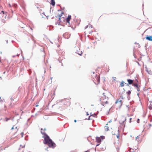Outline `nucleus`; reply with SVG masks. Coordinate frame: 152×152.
<instances>
[{
  "mask_svg": "<svg viewBox=\"0 0 152 152\" xmlns=\"http://www.w3.org/2000/svg\"><path fill=\"white\" fill-rule=\"evenodd\" d=\"M71 15H69L68 16V17L66 18V22L67 23H69V21L71 19Z\"/></svg>",
  "mask_w": 152,
  "mask_h": 152,
  "instance_id": "0eeeda50",
  "label": "nucleus"
},
{
  "mask_svg": "<svg viewBox=\"0 0 152 152\" xmlns=\"http://www.w3.org/2000/svg\"><path fill=\"white\" fill-rule=\"evenodd\" d=\"M1 62V60L0 59V63Z\"/></svg>",
  "mask_w": 152,
  "mask_h": 152,
  "instance_id": "de8ad7c7",
  "label": "nucleus"
},
{
  "mask_svg": "<svg viewBox=\"0 0 152 152\" xmlns=\"http://www.w3.org/2000/svg\"><path fill=\"white\" fill-rule=\"evenodd\" d=\"M84 152H89V151H85Z\"/></svg>",
  "mask_w": 152,
  "mask_h": 152,
  "instance_id": "72a5a7b5",
  "label": "nucleus"
},
{
  "mask_svg": "<svg viewBox=\"0 0 152 152\" xmlns=\"http://www.w3.org/2000/svg\"><path fill=\"white\" fill-rule=\"evenodd\" d=\"M12 13H13V11H12Z\"/></svg>",
  "mask_w": 152,
  "mask_h": 152,
  "instance_id": "a18cd8bd",
  "label": "nucleus"
},
{
  "mask_svg": "<svg viewBox=\"0 0 152 152\" xmlns=\"http://www.w3.org/2000/svg\"><path fill=\"white\" fill-rule=\"evenodd\" d=\"M5 119H6V121H8V120H9V118H5Z\"/></svg>",
  "mask_w": 152,
  "mask_h": 152,
  "instance_id": "393cba45",
  "label": "nucleus"
},
{
  "mask_svg": "<svg viewBox=\"0 0 152 152\" xmlns=\"http://www.w3.org/2000/svg\"><path fill=\"white\" fill-rule=\"evenodd\" d=\"M99 144H97L96 145V146H99Z\"/></svg>",
  "mask_w": 152,
  "mask_h": 152,
  "instance_id": "c85d7f7f",
  "label": "nucleus"
},
{
  "mask_svg": "<svg viewBox=\"0 0 152 152\" xmlns=\"http://www.w3.org/2000/svg\"><path fill=\"white\" fill-rule=\"evenodd\" d=\"M113 79L114 80H115L116 78L115 77H113Z\"/></svg>",
  "mask_w": 152,
  "mask_h": 152,
  "instance_id": "b1692460",
  "label": "nucleus"
},
{
  "mask_svg": "<svg viewBox=\"0 0 152 152\" xmlns=\"http://www.w3.org/2000/svg\"><path fill=\"white\" fill-rule=\"evenodd\" d=\"M126 93L127 94H128V95H129L130 94H131V91H127L126 92Z\"/></svg>",
  "mask_w": 152,
  "mask_h": 152,
  "instance_id": "dca6fc26",
  "label": "nucleus"
},
{
  "mask_svg": "<svg viewBox=\"0 0 152 152\" xmlns=\"http://www.w3.org/2000/svg\"><path fill=\"white\" fill-rule=\"evenodd\" d=\"M78 54L80 55H81V54H82V52L81 51L80 53H78Z\"/></svg>",
  "mask_w": 152,
  "mask_h": 152,
  "instance_id": "4be33fe9",
  "label": "nucleus"
},
{
  "mask_svg": "<svg viewBox=\"0 0 152 152\" xmlns=\"http://www.w3.org/2000/svg\"><path fill=\"white\" fill-rule=\"evenodd\" d=\"M130 152H134V150L132 148H131L130 150Z\"/></svg>",
  "mask_w": 152,
  "mask_h": 152,
  "instance_id": "aec40b11",
  "label": "nucleus"
},
{
  "mask_svg": "<svg viewBox=\"0 0 152 152\" xmlns=\"http://www.w3.org/2000/svg\"><path fill=\"white\" fill-rule=\"evenodd\" d=\"M138 121H139V119H138V120H137Z\"/></svg>",
  "mask_w": 152,
  "mask_h": 152,
  "instance_id": "37998d69",
  "label": "nucleus"
},
{
  "mask_svg": "<svg viewBox=\"0 0 152 152\" xmlns=\"http://www.w3.org/2000/svg\"><path fill=\"white\" fill-rule=\"evenodd\" d=\"M149 126H152L151 124H149Z\"/></svg>",
  "mask_w": 152,
  "mask_h": 152,
  "instance_id": "f704fd0d",
  "label": "nucleus"
},
{
  "mask_svg": "<svg viewBox=\"0 0 152 152\" xmlns=\"http://www.w3.org/2000/svg\"><path fill=\"white\" fill-rule=\"evenodd\" d=\"M95 78L97 81V84H98L100 82V77L99 75L95 76Z\"/></svg>",
  "mask_w": 152,
  "mask_h": 152,
  "instance_id": "6e6552de",
  "label": "nucleus"
},
{
  "mask_svg": "<svg viewBox=\"0 0 152 152\" xmlns=\"http://www.w3.org/2000/svg\"><path fill=\"white\" fill-rule=\"evenodd\" d=\"M101 138L102 139V140L103 139V136H101V137H96V142L99 143H100V142L101 141Z\"/></svg>",
  "mask_w": 152,
  "mask_h": 152,
  "instance_id": "423d86ee",
  "label": "nucleus"
},
{
  "mask_svg": "<svg viewBox=\"0 0 152 152\" xmlns=\"http://www.w3.org/2000/svg\"><path fill=\"white\" fill-rule=\"evenodd\" d=\"M117 138H118V137H119V136H118V135H117Z\"/></svg>",
  "mask_w": 152,
  "mask_h": 152,
  "instance_id": "7c9ffc66",
  "label": "nucleus"
},
{
  "mask_svg": "<svg viewBox=\"0 0 152 152\" xmlns=\"http://www.w3.org/2000/svg\"><path fill=\"white\" fill-rule=\"evenodd\" d=\"M146 71L147 72H148V74L151 75L152 74V72L151 71V70H148V69H146Z\"/></svg>",
  "mask_w": 152,
  "mask_h": 152,
  "instance_id": "f8f14e48",
  "label": "nucleus"
},
{
  "mask_svg": "<svg viewBox=\"0 0 152 152\" xmlns=\"http://www.w3.org/2000/svg\"><path fill=\"white\" fill-rule=\"evenodd\" d=\"M121 98H122V99H123V96H121Z\"/></svg>",
  "mask_w": 152,
  "mask_h": 152,
  "instance_id": "2f4dec72",
  "label": "nucleus"
},
{
  "mask_svg": "<svg viewBox=\"0 0 152 152\" xmlns=\"http://www.w3.org/2000/svg\"><path fill=\"white\" fill-rule=\"evenodd\" d=\"M134 86L137 88H138V85L137 83H134L133 84Z\"/></svg>",
  "mask_w": 152,
  "mask_h": 152,
  "instance_id": "2eb2a0df",
  "label": "nucleus"
},
{
  "mask_svg": "<svg viewBox=\"0 0 152 152\" xmlns=\"http://www.w3.org/2000/svg\"><path fill=\"white\" fill-rule=\"evenodd\" d=\"M145 38L146 40L152 41V37L151 36H147Z\"/></svg>",
  "mask_w": 152,
  "mask_h": 152,
  "instance_id": "1a4fd4ad",
  "label": "nucleus"
},
{
  "mask_svg": "<svg viewBox=\"0 0 152 152\" xmlns=\"http://www.w3.org/2000/svg\"><path fill=\"white\" fill-rule=\"evenodd\" d=\"M38 106V105H36V107H37Z\"/></svg>",
  "mask_w": 152,
  "mask_h": 152,
  "instance_id": "c9c22d12",
  "label": "nucleus"
},
{
  "mask_svg": "<svg viewBox=\"0 0 152 152\" xmlns=\"http://www.w3.org/2000/svg\"><path fill=\"white\" fill-rule=\"evenodd\" d=\"M92 27V25H90V26H89V27Z\"/></svg>",
  "mask_w": 152,
  "mask_h": 152,
  "instance_id": "4c0bfd02",
  "label": "nucleus"
},
{
  "mask_svg": "<svg viewBox=\"0 0 152 152\" xmlns=\"http://www.w3.org/2000/svg\"><path fill=\"white\" fill-rule=\"evenodd\" d=\"M9 6H10V7H11V5L10 4H9Z\"/></svg>",
  "mask_w": 152,
  "mask_h": 152,
  "instance_id": "58836bf2",
  "label": "nucleus"
},
{
  "mask_svg": "<svg viewBox=\"0 0 152 152\" xmlns=\"http://www.w3.org/2000/svg\"><path fill=\"white\" fill-rule=\"evenodd\" d=\"M31 30H32V28H31Z\"/></svg>",
  "mask_w": 152,
  "mask_h": 152,
  "instance_id": "c03bdc74",
  "label": "nucleus"
},
{
  "mask_svg": "<svg viewBox=\"0 0 152 152\" xmlns=\"http://www.w3.org/2000/svg\"><path fill=\"white\" fill-rule=\"evenodd\" d=\"M46 72V71H44V73H45Z\"/></svg>",
  "mask_w": 152,
  "mask_h": 152,
  "instance_id": "a19ab883",
  "label": "nucleus"
},
{
  "mask_svg": "<svg viewBox=\"0 0 152 152\" xmlns=\"http://www.w3.org/2000/svg\"><path fill=\"white\" fill-rule=\"evenodd\" d=\"M74 121L75 122H76V120H74Z\"/></svg>",
  "mask_w": 152,
  "mask_h": 152,
  "instance_id": "c756f323",
  "label": "nucleus"
},
{
  "mask_svg": "<svg viewBox=\"0 0 152 152\" xmlns=\"http://www.w3.org/2000/svg\"><path fill=\"white\" fill-rule=\"evenodd\" d=\"M91 116H93V117H94V115H91L90 116H89V118H88V119L89 120H91L92 119V118H91Z\"/></svg>",
  "mask_w": 152,
  "mask_h": 152,
  "instance_id": "a211bd4d",
  "label": "nucleus"
},
{
  "mask_svg": "<svg viewBox=\"0 0 152 152\" xmlns=\"http://www.w3.org/2000/svg\"><path fill=\"white\" fill-rule=\"evenodd\" d=\"M105 131H107L109 129H108V127L107 126H105L104 127Z\"/></svg>",
  "mask_w": 152,
  "mask_h": 152,
  "instance_id": "4468645a",
  "label": "nucleus"
},
{
  "mask_svg": "<svg viewBox=\"0 0 152 152\" xmlns=\"http://www.w3.org/2000/svg\"><path fill=\"white\" fill-rule=\"evenodd\" d=\"M20 134L21 137H23V135L24 134L23 132H21V133H20Z\"/></svg>",
  "mask_w": 152,
  "mask_h": 152,
  "instance_id": "412c9836",
  "label": "nucleus"
},
{
  "mask_svg": "<svg viewBox=\"0 0 152 152\" xmlns=\"http://www.w3.org/2000/svg\"><path fill=\"white\" fill-rule=\"evenodd\" d=\"M127 81H128L129 84L131 85L133 83V80H132L128 79L127 80Z\"/></svg>",
  "mask_w": 152,
  "mask_h": 152,
  "instance_id": "9d476101",
  "label": "nucleus"
},
{
  "mask_svg": "<svg viewBox=\"0 0 152 152\" xmlns=\"http://www.w3.org/2000/svg\"><path fill=\"white\" fill-rule=\"evenodd\" d=\"M124 81H122V82H121V83H120V86H121V87H123L124 86Z\"/></svg>",
  "mask_w": 152,
  "mask_h": 152,
  "instance_id": "ddd939ff",
  "label": "nucleus"
},
{
  "mask_svg": "<svg viewBox=\"0 0 152 152\" xmlns=\"http://www.w3.org/2000/svg\"><path fill=\"white\" fill-rule=\"evenodd\" d=\"M120 145H119V146L118 147L116 148V149L117 150V152H118L119 150L120 149V148H119V147H120Z\"/></svg>",
  "mask_w": 152,
  "mask_h": 152,
  "instance_id": "f3484780",
  "label": "nucleus"
},
{
  "mask_svg": "<svg viewBox=\"0 0 152 152\" xmlns=\"http://www.w3.org/2000/svg\"><path fill=\"white\" fill-rule=\"evenodd\" d=\"M139 137H140V136H137V137H136V139L137 140V139H139Z\"/></svg>",
  "mask_w": 152,
  "mask_h": 152,
  "instance_id": "5701e85b",
  "label": "nucleus"
},
{
  "mask_svg": "<svg viewBox=\"0 0 152 152\" xmlns=\"http://www.w3.org/2000/svg\"><path fill=\"white\" fill-rule=\"evenodd\" d=\"M42 129H41V133L44 135L45 136H43L42 137L44 138V142L45 144H47L49 147L53 148L56 146L55 144L53 142L52 140L49 138V136L45 132H43L42 131Z\"/></svg>",
  "mask_w": 152,
  "mask_h": 152,
  "instance_id": "f257e3e1",
  "label": "nucleus"
},
{
  "mask_svg": "<svg viewBox=\"0 0 152 152\" xmlns=\"http://www.w3.org/2000/svg\"><path fill=\"white\" fill-rule=\"evenodd\" d=\"M50 79H51V80L52 79V77H51V78H50Z\"/></svg>",
  "mask_w": 152,
  "mask_h": 152,
  "instance_id": "79ce46f5",
  "label": "nucleus"
},
{
  "mask_svg": "<svg viewBox=\"0 0 152 152\" xmlns=\"http://www.w3.org/2000/svg\"><path fill=\"white\" fill-rule=\"evenodd\" d=\"M105 147H104V148H102V149L104 150V149H105Z\"/></svg>",
  "mask_w": 152,
  "mask_h": 152,
  "instance_id": "bb28decb",
  "label": "nucleus"
},
{
  "mask_svg": "<svg viewBox=\"0 0 152 152\" xmlns=\"http://www.w3.org/2000/svg\"><path fill=\"white\" fill-rule=\"evenodd\" d=\"M1 12L3 13L4 14L6 15L7 12H4V11H1Z\"/></svg>",
  "mask_w": 152,
  "mask_h": 152,
  "instance_id": "6ab92c4d",
  "label": "nucleus"
},
{
  "mask_svg": "<svg viewBox=\"0 0 152 152\" xmlns=\"http://www.w3.org/2000/svg\"><path fill=\"white\" fill-rule=\"evenodd\" d=\"M126 121V118L124 116H123L120 118L119 122L120 124H122L123 126H125V122Z\"/></svg>",
  "mask_w": 152,
  "mask_h": 152,
  "instance_id": "20e7f679",
  "label": "nucleus"
},
{
  "mask_svg": "<svg viewBox=\"0 0 152 152\" xmlns=\"http://www.w3.org/2000/svg\"><path fill=\"white\" fill-rule=\"evenodd\" d=\"M46 129H44V131H46ZM42 132H43L45 133L44 132H43V131H42Z\"/></svg>",
  "mask_w": 152,
  "mask_h": 152,
  "instance_id": "a878e982",
  "label": "nucleus"
},
{
  "mask_svg": "<svg viewBox=\"0 0 152 152\" xmlns=\"http://www.w3.org/2000/svg\"><path fill=\"white\" fill-rule=\"evenodd\" d=\"M51 4L53 6H54L55 4V2L54 0H51Z\"/></svg>",
  "mask_w": 152,
  "mask_h": 152,
  "instance_id": "9b49d317",
  "label": "nucleus"
},
{
  "mask_svg": "<svg viewBox=\"0 0 152 152\" xmlns=\"http://www.w3.org/2000/svg\"><path fill=\"white\" fill-rule=\"evenodd\" d=\"M129 120H130V122H131V118H130V119H129Z\"/></svg>",
  "mask_w": 152,
  "mask_h": 152,
  "instance_id": "473e14b6",
  "label": "nucleus"
},
{
  "mask_svg": "<svg viewBox=\"0 0 152 152\" xmlns=\"http://www.w3.org/2000/svg\"><path fill=\"white\" fill-rule=\"evenodd\" d=\"M122 100L120 99H118L116 100V101L115 102V104H118V107H120L121 105H122Z\"/></svg>",
  "mask_w": 152,
  "mask_h": 152,
  "instance_id": "39448f33",
  "label": "nucleus"
},
{
  "mask_svg": "<svg viewBox=\"0 0 152 152\" xmlns=\"http://www.w3.org/2000/svg\"><path fill=\"white\" fill-rule=\"evenodd\" d=\"M11 129L12 130V129H13V127H12Z\"/></svg>",
  "mask_w": 152,
  "mask_h": 152,
  "instance_id": "e433bc0d",
  "label": "nucleus"
},
{
  "mask_svg": "<svg viewBox=\"0 0 152 152\" xmlns=\"http://www.w3.org/2000/svg\"><path fill=\"white\" fill-rule=\"evenodd\" d=\"M87 28H88V26H87V27H86V29H87Z\"/></svg>",
  "mask_w": 152,
  "mask_h": 152,
  "instance_id": "ea45409f",
  "label": "nucleus"
},
{
  "mask_svg": "<svg viewBox=\"0 0 152 152\" xmlns=\"http://www.w3.org/2000/svg\"><path fill=\"white\" fill-rule=\"evenodd\" d=\"M108 97L104 95V94L103 93V96H102L101 98L100 99V101L101 102L102 105L105 106H106V105L108 104Z\"/></svg>",
  "mask_w": 152,
  "mask_h": 152,
  "instance_id": "7ed1b4c3",
  "label": "nucleus"
},
{
  "mask_svg": "<svg viewBox=\"0 0 152 152\" xmlns=\"http://www.w3.org/2000/svg\"><path fill=\"white\" fill-rule=\"evenodd\" d=\"M6 44H7L8 43V40H6Z\"/></svg>",
  "mask_w": 152,
  "mask_h": 152,
  "instance_id": "cd10ccee",
  "label": "nucleus"
},
{
  "mask_svg": "<svg viewBox=\"0 0 152 152\" xmlns=\"http://www.w3.org/2000/svg\"><path fill=\"white\" fill-rule=\"evenodd\" d=\"M63 14H64V12H61L60 15L56 16V17L58 19V22H57V23L58 25H61L64 22H66V18L62 16V15Z\"/></svg>",
  "mask_w": 152,
  "mask_h": 152,
  "instance_id": "f03ea898",
  "label": "nucleus"
},
{
  "mask_svg": "<svg viewBox=\"0 0 152 152\" xmlns=\"http://www.w3.org/2000/svg\"><path fill=\"white\" fill-rule=\"evenodd\" d=\"M42 52H44L43 51H42ZM43 54H44V53H43Z\"/></svg>",
  "mask_w": 152,
  "mask_h": 152,
  "instance_id": "49530a36",
  "label": "nucleus"
}]
</instances>
